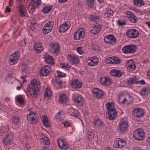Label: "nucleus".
Instances as JSON below:
<instances>
[{"label":"nucleus","mask_w":150,"mask_h":150,"mask_svg":"<svg viewBox=\"0 0 150 150\" xmlns=\"http://www.w3.org/2000/svg\"><path fill=\"white\" fill-rule=\"evenodd\" d=\"M50 71V67L49 66H43L41 67L40 71L41 76H46L49 75Z\"/></svg>","instance_id":"15"},{"label":"nucleus","mask_w":150,"mask_h":150,"mask_svg":"<svg viewBox=\"0 0 150 150\" xmlns=\"http://www.w3.org/2000/svg\"><path fill=\"white\" fill-rule=\"evenodd\" d=\"M64 116V112L62 111H60L55 115V117L57 119L61 120H63Z\"/></svg>","instance_id":"37"},{"label":"nucleus","mask_w":150,"mask_h":150,"mask_svg":"<svg viewBox=\"0 0 150 150\" xmlns=\"http://www.w3.org/2000/svg\"><path fill=\"white\" fill-rule=\"evenodd\" d=\"M71 85L74 88H78L81 87L82 85V83L78 80L75 79L72 80Z\"/></svg>","instance_id":"28"},{"label":"nucleus","mask_w":150,"mask_h":150,"mask_svg":"<svg viewBox=\"0 0 150 150\" xmlns=\"http://www.w3.org/2000/svg\"><path fill=\"white\" fill-rule=\"evenodd\" d=\"M94 0H87L86 1V4L89 6L92 7L94 4Z\"/></svg>","instance_id":"55"},{"label":"nucleus","mask_w":150,"mask_h":150,"mask_svg":"<svg viewBox=\"0 0 150 150\" xmlns=\"http://www.w3.org/2000/svg\"><path fill=\"white\" fill-rule=\"evenodd\" d=\"M126 65L127 69L129 71H132L135 69V63L132 60H127L126 62Z\"/></svg>","instance_id":"22"},{"label":"nucleus","mask_w":150,"mask_h":150,"mask_svg":"<svg viewBox=\"0 0 150 150\" xmlns=\"http://www.w3.org/2000/svg\"><path fill=\"white\" fill-rule=\"evenodd\" d=\"M94 124L96 126H103L104 125L103 122L99 119H98L95 120Z\"/></svg>","instance_id":"46"},{"label":"nucleus","mask_w":150,"mask_h":150,"mask_svg":"<svg viewBox=\"0 0 150 150\" xmlns=\"http://www.w3.org/2000/svg\"><path fill=\"white\" fill-rule=\"evenodd\" d=\"M133 2L134 4L137 6H140L144 5V2L142 0H134Z\"/></svg>","instance_id":"43"},{"label":"nucleus","mask_w":150,"mask_h":150,"mask_svg":"<svg viewBox=\"0 0 150 150\" xmlns=\"http://www.w3.org/2000/svg\"><path fill=\"white\" fill-rule=\"evenodd\" d=\"M56 82L59 88L61 87V86L62 85V82L61 80H59V79H55Z\"/></svg>","instance_id":"56"},{"label":"nucleus","mask_w":150,"mask_h":150,"mask_svg":"<svg viewBox=\"0 0 150 150\" xmlns=\"http://www.w3.org/2000/svg\"><path fill=\"white\" fill-rule=\"evenodd\" d=\"M52 8L51 6H45L42 9V11L44 13H47L50 12Z\"/></svg>","instance_id":"44"},{"label":"nucleus","mask_w":150,"mask_h":150,"mask_svg":"<svg viewBox=\"0 0 150 150\" xmlns=\"http://www.w3.org/2000/svg\"><path fill=\"white\" fill-rule=\"evenodd\" d=\"M94 131L93 129H90L88 131L87 137L89 140L91 141L93 139L94 137Z\"/></svg>","instance_id":"38"},{"label":"nucleus","mask_w":150,"mask_h":150,"mask_svg":"<svg viewBox=\"0 0 150 150\" xmlns=\"http://www.w3.org/2000/svg\"><path fill=\"white\" fill-rule=\"evenodd\" d=\"M84 29L80 28L76 30L74 35V38L76 40L82 39L84 35Z\"/></svg>","instance_id":"11"},{"label":"nucleus","mask_w":150,"mask_h":150,"mask_svg":"<svg viewBox=\"0 0 150 150\" xmlns=\"http://www.w3.org/2000/svg\"><path fill=\"white\" fill-rule=\"evenodd\" d=\"M57 141L58 146L60 149L66 150L69 148V144L65 139L60 138L57 139Z\"/></svg>","instance_id":"8"},{"label":"nucleus","mask_w":150,"mask_h":150,"mask_svg":"<svg viewBox=\"0 0 150 150\" xmlns=\"http://www.w3.org/2000/svg\"><path fill=\"white\" fill-rule=\"evenodd\" d=\"M135 139L139 140H142L145 137V134L143 129L141 128L136 129L133 134Z\"/></svg>","instance_id":"7"},{"label":"nucleus","mask_w":150,"mask_h":150,"mask_svg":"<svg viewBox=\"0 0 150 150\" xmlns=\"http://www.w3.org/2000/svg\"><path fill=\"white\" fill-rule=\"evenodd\" d=\"M36 115L33 112H30L27 115V119L31 124L35 123L37 122Z\"/></svg>","instance_id":"17"},{"label":"nucleus","mask_w":150,"mask_h":150,"mask_svg":"<svg viewBox=\"0 0 150 150\" xmlns=\"http://www.w3.org/2000/svg\"><path fill=\"white\" fill-rule=\"evenodd\" d=\"M100 81L101 84L105 85H109L111 82L109 78L106 77H103L101 78Z\"/></svg>","instance_id":"31"},{"label":"nucleus","mask_w":150,"mask_h":150,"mask_svg":"<svg viewBox=\"0 0 150 150\" xmlns=\"http://www.w3.org/2000/svg\"><path fill=\"white\" fill-rule=\"evenodd\" d=\"M40 83L37 80L34 79L29 84V88H28L27 92L32 97L36 98L40 93L39 89L40 88Z\"/></svg>","instance_id":"1"},{"label":"nucleus","mask_w":150,"mask_h":150,"mask_svg":"<svg viewBox=\"0 0 150 150\" xmlns=\"http://www.w3.org/2000/svg\"><path fill=\"white\" fill-rule=\"evenodd\" d=\"M104 40L106 43L111 44L115 42L116 39L113 36L108 35L104 37Z\"/></svg>","instance_id":"26"},{"label":"nucleus","mask_w":150,"mask_h":150,"mask_svg":"<svg viewBox=\"0 0 150 150\" xmlns=\"http://www.w3.org/2000/svg\"><path fill=\"white\" fill-rule=\"evenodd\" d=\"M40 141L42 144L45 145V147H49V142L47 137L42 135V138L40 139Z\"/></svg>","instance_id":"33"},{"label":"nucleus","mask_w":150,"mask_h":150,"mask_svg":"<svg viewBox=\"0 0 150 150\" xmlns=\"http://www.w3.org/2000/svg\"><path fill=\"white\" fill-rule=\"evenodd\" d=\"M11 11V9L8 6H7L5 8L6 13L9 12Z\"/></svg>","instance_id":"60"},{"label":"nucleus","mask_w":150,"mask_h":150,"mask_svg":"<svg viewBox=\"0 0 150 150\" xmlns=\"http://www.w3.org/2000/svg\"><path fill=\"white\" fill-rule=\"evenodd\" d=\"M126 145V142L124 139H122L120 138H117L115 143V147L121 148L124 147Z\"/></svg>","instance_id":"18"},{"label":"nucleus","mask_w":150,"mask_h":150,"mask_svg":"<svg viewBox=\"0 0 150 150\" xmlns=\"http://www.w3.org/2000/svg\"><path fill=\"white\" fill-rule=\"evenodd\" d=\"M20 119L18 117L13 115L12 118V123L16 125H17L19 123Z\"/></svg>","instance_id":"41"},{"label":"nucleus","mask_w":150,"mask_h":150,"mask_svg":"<svg viewBox=\"0 0 150 150\" xmlns=\"http://www.w3.org/2000/svg\"><path fill=\"white\" fill-rule=\"evenodd\" d=\"M111 75L114 76H120L122 73L120 70H117L115 69H112L110 72Z\"/></svg>","instance_id":"35"},{"label":"nucleus","mask_w":150,"mask_h":150,"mask_svg":"<svg viewBox=\"0 0 150 150\" xmlns=\"http://www.w3.org/2000/svg\"><path fill=\"white\" fill-rule=\"evenodd\" d=\"M150 92V91L149 88H144L142 89L140 93L141 95L143 96L147 95Z\"/></svg>","instance_id":"48"},{"label":"nucleus","mask_w":150,"mask_h":150,"mask_svg":"<svg viewBox=\"0 0 150 150\" xmlns=\"http://www.w3.org/2000/svg\"><path fill=\"white\" fill-rule=\"evenodd\" d=\"M38 25L37 23L34 20H32L30 26V30L32 31L35 28L37 27Z\"/></svg>","instance_id":"45"},{"label":"nucleus","mask_w":150,"mask_h":150,"mask_svg":"<svg viewBox=\"0 0 150 150\" xmlns=\"http://www.w3.org/2000/svg\"><path fill=\"white\" fill-rule=\"evenodd\" d=\"M13 138V135L12 134L7 135L3 140L4 144L7 146L10 145L12 143Z\"/></svg>","instance_id":"21"},{"label":"nucleus","mask_w":150,"mask_h":150,"mask_svg":"<svg viewBox=\"0 0 150 150\" xmlns=\"http://www.w3.org/2000/svg\"><path fill=\"white\" fill-rule=\"evenodd\" d=\"M127 19L129 21L132 23H134L137 21V18L134 15L130 16V17L128 18Z\"/></svg>","instance_id":"50"},{"label":"nucleus","mask_w":150,"mask_h":150,"mask_svg":"<svg viewBox=\"0 0 150 150\" xmlns=\"http://www.w3.org/2000/svg\"><path fill=\"white\" fill-rule=\"evenodd\" d=\"M117 23L119 25H124L126 24V23L124 21L121 22L120 21H117Z\"/></svg>","instance_id":"62"},{"label":"nucleus","mask_w":150,"mask_h":150,"mask_svg":"<svg viewBox=\"0 0 150 150\" xmlns=\"http://www.w3.org/2000/svg\"><path fill=\"white\" fill-rule=\"evenodd\" d=\"M132 114L134 117L140 118L142 117L144 115V109L140 108H135L132 110Z\"/></svg>","instance_id":"12"},{"label":"nucleus","mask_w":150,"mask_h":150,"mask_svg":"<svg viewBox=\"0 0 150 150\" xmlns=\"http://www.w3.org/2000/svg\"><path fill=\"white\" fill-rule=\"evenodd\" d=\"M70 61L73 64H76L79 62V57L76 55H69Z\"/></svg>","instance_id":"32"},{"label":"nucleus","mask_w":150,"mask_h":150,"mask_svg":"<svg viewBox=\"0 0 150 150\" xmlns=\"http://www.w3.org/2000/svg\"><path fill=\"white\" fill-rule=\"evenodd\" d=\"M70 23L69 21L65 22L64 23L60 25L59 32L60 33L64 32L70 28Z\"/></svg>","instance_id":"19"},{"label":"nucleus","mask_w":150,"mask_h":150,"mask_svg":"<svg viewBox=\"0 0 150 150\" xmlns=\"http://www.w3.org/2000/svg\"><path fill=\"white\" fill-rule=\"evenodd\" d=\"M57 73V76L59 78H62L65 77L66 76V74L65 73H63L59 70L56 71Z\"/></svg>","instance_id":"52"},{"label":"nucleus","mask_w":150,"mask_h":150,"mask_svg":"<svg viewBox=\"0 0 150 150\" xmlns=\"http://www.w3.org/2000/svg\"><path fill=\"white\" fill-rule=\"evenodd\" d=\"M49 49L52 54L57 55L59 53V44L56 42H52L49 44Z\"/></svg>","instance_id":"4"},{"label":"nucleus","mask_w":150,"mask_h":150,"mask_svg":"<svg viewBox=\"0 0 150 150\" xmlns=\"http://www.w3.org/2000/svg\"><path fill=\"white\" fill-rule=\"evenodd\" d=\"M126 14L127 15V17L128 18L130 16H132V15H133V14H132L129 11H127V13H126Z\"/></svg>","instance_id":"63"},{"label":"nucleus","mask_w":150,"mask_h":150,"mask_svg":"<svg viewBox=\"0 0 150 150\" xmlns=\"http://www.w3.org/2000/svg\"><path fill=\"white\" fill-rule=\"evenodd\" d=\"M39 4V0H31L29 4L30 9L32 11H34L35 8L38 6Z\"/></svg>","instance_id":"25"},{"label":"nucleus","mask_w":150,"mask_h":150,"mask_svg":"<svg viewBox=\"0 0 150 150\" xmlns=\"http://www.w3.org/2000/svg\"><path fill=\"white\" fill-rule=\"evenodd\" d=\"M117 127V129L120 132H125L127 131L128 129L129 125L128 122L126 120L121 119Z\"/></svg>","instance_id":"3"},{"label":"nucleus","mask_w":150,"mask_h":150,"mask_svg":"<svg viewBox=\"0 0 150 150\" xmlns=\"http://www.w3.org/2000/svg\"><path fill=\"white\" fill-rule=\"evenodd\" d=\"M108 117L110 120L115 119L117 115V112L115 110L108 111Z\"/></svg>","instance_id":"29"},{"label":"nucleus","mask_w":150,"mask_h":150,"mask_svg":"<svg viewBox=\"0 0 150 150\" xmlns=\"http://www.w3.org/2000/svg\"><path fill=\"white\" fill-rule=\"evenodd\" d=\"M18 10L21 16L26 17L27 16V13L25 7L24 5H20L18 6Z\"/></svg>","instance_id":"30"},{"label":"nucleus","mask_w":150,"mask_h":150,"mask_svg":"<svg viewBox=\"0 0 150 150\" xmlns=\"http://www.w3.org/2000/svg\"><path fill=\"white\" fill-rule=\"evenodd\" d=\"M74 99L76 103L79 106H82L84 104V98L81 95H78L74 96Z\"/></svg>","instance_id":"27"},{"label":"nucleus","mask_w":150,"mask_h":150,"mask_svg":"<svg viewBox=\"0 0 150 150\" xmlns=\"http://www.w3.org/2000/svg\"><path fill=\"white\" fill-rule=\"evenodd\" d=\"M62 124L64 125V126L66 127L69 126L71 125V123L69 122L66 121L63 122Z\"/></svg>","instance_id":"59"},{"label":"nucleus","mask_w":150,"mask_h":150,"mask_svg":"<svg viewBox=\"0 0 150 150\" xmlns=\"http://www.w3.org/2000/svg\"><path fill=\"white\" fill-rule=\"evenodd\" d=\"M54 23L52 21H49L45 23L43 28V33L47 34L50 33L52 30Z\"/></svg>","instance_id":"9"},{"label":"nucleus","mask_w":150,"mask_h":150,"mask_svg":"<svg viewBox=\"0 0 150 150\" xmlns=\"http://www.w3.org/2000/svg\"><path fill=\"white\" fill-rule=\"evenodd\" d=\"M113 13V12L110 9L108 8L106 11L105 15L108 17L111 18Z\"/></svg>","instance_id":"47"},{"label":"nucleus","mask_w":150,"mask_h":150,"mask_svg":"<svg viewBox=\"0 0 150 150\" xmlns=\"http://www.w3.org/2000/svg\"><path fill=\"white\" fill-rule=\"evenodd\" d=\"M137 84H143L145 83V81L144 80H142L140 81H137Z\"/></svg>","instance_id":"61"},{"label":"nucleus","mask_w":150,"mask_h":150,"mask_svg":"<svg viewBox=\"0 0 150 150\" xmlns=\"http://www.w3.org/2000/svg\"><path fill=\"white\" fill-rule=\"evenodd\" d=\"M92 92L94 95L98 98H102L104 95V93L103 90L98 88H93Z\"/></svg>","instance_id":"20"},{"label":"nucleus","mask_w":150,"mask_h":150,"mask_svg":"<svg viewBox=\"0 0 150 150\" xmlns=\"http://www.w3.org/2000/svg\"><path fill=\"white\" fill-rule=\"evenodd\" d=\"M101 26V25L97 23L93 25L90 30L91 33L93 35H98L100 30Z\"/></svg>","instance_id":"16"},{"label":"nucleus","mask_w":150,"mask_h":150,"mask_svg":"<svg viewBox=\"0 0 150 150\" xmlns=\"http://www.w3.org/2000/svg\"><path fill=\"white\" fill-rule=\"evenodd\" d=\"M106 61L107 63L110 64H117L120 62V59L115 57H108L106 59Z\"/></svg>","instance_id":"23"},{"label":"nucleus","mask_w":150,"mask_h":150,"mask_svg":"<svg viewBox=\"0 0 150 150\" xmlns=\"http://www.w3.org/2000/svg\"><path fill=\"white\" fill-rule=\"evenodd\" d=\"M137 49L135 45H132L125 46L122 49L123 52L125 54L134 53Z\"/></svg>","instance_id":"6"},{"label":"nucleus","mask_w":150,"mask_h":150,"mask_svg":"<svg viewBox=\"0 0 150 150\" xmlns=\"http://www.w3.org/2000/svg\"><path fill=\"white\" fill-rule=\"evenodd\" d=\"M9 129V128L8 126H6L5 127H0V134H3L5 131L7 132Z\"/></svg>","instance_id":"53"},{"label":"nucleus","mask_w":150,"mask_h":150,"mask_svg":"<svg viewBox=\"0 0 150 150\" xmlns=\"http://www.w3.org/2000/svg\"><path fill=\"white\" fill-rule=\"evenodd\" d=\"M44 58L45 61L49 64H53L54 63L53 57L49 55L45 54L44 55Z\"/></svg>","instance_id":"34"},{"label":"nucleus","mask_w":150,"mask_h":150,"mask_svg":"<svg viewBox=\"0 0 150 150\" xmlns=\"http://www.w3.org/2000/svg\"><path fill=\"white\" fill-rule=\"evenodd\" d=\"M42 119L44 125L46 127H48L50 126V123L47 118L45 115H43L42 117Z\"/></svg>","instance_id":"40"},{"label":"nucleus","mask_w":150,"mask_h":150,"mask_svg":"<svg viewBox=\"0 0 150 150\" xmlns=\"http://www.w3.org/2000/svg\"><path fill=\"white\" fill-rule=\"evenodd\" d=\"M105 106L107 108L108 111L109 110H115L114 104L111 102H108L106 104Z\"/></svg>","instance_id":"39"},{"label":"nucleus","mask_w":150,"mask_h":150,"mask_svg":"<svg viewBox=\"0 0 150 150\" xmlns=\"http://www.w3.org/2000/svg\"><path fill=\"white\" fill-rule=\"evenodd\" d=\"M52 93V92L50 88H46L45 93V97L47 98L50 97L51 96Z\"/></svg>","instance_id":"42"},{"label":"nucleus","mask_w":150,"mask_h":150,"mask_svg":"<svg viewBox=\"0 0 150 150\" xmlns=\"http://www.w3.org/2000/svg\"><path fill=\"white\" fill-rule=\"evenodd\" d=\"M60 67L66 70H69L71 68L69 65L66 63L61 64Z\"/></svg>","instance_id":"49"},{"label":"nucleus","mask_w":150,"mask_h":150,"mask_svg":"<svg viewBox=\"0 0 150 150\" xmlns=\"http://www.w3.org/2000/svg\"><path fill=\"white\" fill-rule=\"evenodd\" d=\"M137 81L135 78H132L127 81L128 83L130 85H132L134 83L137 84Z\"/></svg>","instance_id":"54"},{"label":"nucleus","mask_w":150,"mask_h":150,"mask_svg":"<svg viewBox=\"0 0 150 150\" xmlns=\"http://www.w3.org/2000/svg\"><path fill=\"white\" fill-rule=\"evenodd\" d=\"M20 113L18 112L17 111H15L14 112V113L13 115H14V116H16L17 117H18V116L20 115Z\"/></svg>","instance_id":"64"},{"label":"nucleus","mask_w":150,"mask_h":150,"mask_svg":"<svg viewBox=\"0 0 150 150\" xmlns=\"http://www.w3.org/2000/svg\"><path fill=\"white\" fill-rule=\"evenodd\" d=\"M98 17L94 15H92L91 17V19L93 21H96L98 19Z\"/></svg>","instance_id":"58"},{"label":"nucleus","mask_w":150,"mask_h":150,"mask_svg":"<svg viewBox=\"0 0 150 150\" xmlns=\"http://www.w3.org/2000/svg\"><path fill=\"white\" fill-rule=\"evenodd\" d=\"M133 101V98L129 94L120 93L118 96V101L121 104H129Z\"/></svg>","instance_id":"2"},{"label":"nucleus","mask_w":150,"mask_h":150,"mask_svg":"<svg viewBox=\"0 0 150 150\" xmlns=\"http://www.w3.org/2000/svg\"><path fill=\"white\" fill-rule=\"evenodd\" d=\"M33 47L34 51L38 53L41 52L42 50V44L40 42H35L33 45Z\"/></svg>","instance_id":"24"},{"label":"nucleus","mask_w":150,"mask_h":150,"mask_svg":"<svg viewBox=\"0 0 150 150\" xmlns=\"http://www.w3.org/2000/svg\"><path fill=\"white\" fill-rule=\"evenodd\" d=\"M98 62V59L96 57L93 56L88 58L87 59L86 62L87 64L90 66H93L97 65Z\"/></svg>","instance_id":"13"},{"label":"nucleus","mask_w":150,"mask_h":150,"mask_svg":"<svg viewBox=\"0 0 150 150\" xmlns=\"http://www.w3.org/2000/svg\"><path fill=\"white\" fill-rule=\"evenodd\" d=\"M77 52L80 54H82L83 53V52L81 47H77L76 49Z\"/></svg>","instance_id":"57"},{"label":"nucleus","mask_w":150,"mask_h":150,"mask_svg":"<svg viewBox=\"0 0 150 150\" xmlns=\"http://www.w3.org/2000/svg\"><path fill=\"white\" fill-rule=\"evenodd\" d=\"M20 54L18 52L16 51L13 53L10 56L8 63L11 65L16 64L19 58Z\"/></svg>","instance_id":"5"},{"label":"nucleus","mask_w":150,"mask_h":150,"mask_svg":"<svg viewBox=\"0 0 150 150\" xmlns=\"http://www.w3.org/2000/svg\"><path fill=\"white\" fill-rule=\"evenodd\" d=\"M127 36L129 38L134 39L138 37L139 33L138 31L135 29H130L126 33Z\"/></svg>","instance_id":"10"},{"label":"nucleus","mask_w":150,"mask_h":150,"mask_svg":"<svg viewBox=\"0 0 150 150\" xmlns=\"http://www.w3.org/2000/svg\"><path fill=\"white\" fill-rule=\"evenodd\" d=\"M67 98L65 94H62L59 96V101L62 103H65L67 101Z\"/></svg>","instance_id":"36"},{"label":"nucleus","mask_w":150,"mask_h":150,"mask_svg":"<svg viewBox=\"0 0 150 150\" xmlns=\"http://www.w3.org/2000/svg\"><path fill=\"white\" fill-rule=\"evenodd\" d=\"M15 99L20 104H22L24 102L23 97L21 96H17L15 97Z\"/></svg>","instance_id":"51"},{"label":"nucleus","mask_w":150,"mask_h":150,"mask_svg":"<svg viewBox=\"0 0 150 150\" xmlns=\"http://www.w3.org/2000/svg\"><path fill=\"white\" fill-rule=\"evenodd\" d=\"M26 68L25 69L23 70V69H22V75L20 77V79H19L20 86H17L16 87V89L18 90H20L22 87V84L24 83L26 81L25 80V78L27 77L28 75V73L26 72Z\"/></svg>","instance_id":"14"}]
</instances>
